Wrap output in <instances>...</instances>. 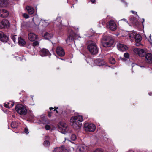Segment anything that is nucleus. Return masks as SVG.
Returning <instances> with one entry per match:
<instances>
[{
	"label": "nucleus",
	"mask_w": 152,
	"mask_h": 152,
	"mask_svg": "<svg viewBox=\"0 0 152 152\" xmlns=\"http://www.w3.org/2000/svg\"><path fill=\"white\" fill-rule=\"evenodd\" d=\"M83 121L82 116L80 115L73 116L70 120L71 125L75 129H79L81 127V123Z\"/></svg>",
	"instance_id": "1"
},
{
	"label": "nucleus",
	"mask_w": 152,
	"mask_h": 152,
	"mask_svg": "<svg viewBox=\"0 0 152 152\" xmlns=\"http://www.w3.org/2000/svg\"><path fill=\"white\" fill-rule=\"evenodd\" d=\"M114 43L113 39L110 36H105L103 38L102 44L104 47H110Z\"/></svg>",
	"instance_id": "2"
},
{
	"label": "nucleus",
	"mask_w": 152,
	"mask_h": 152,
	"mask_svg": "<svg viewBox=\"0 0 152 152\" xmlns=\"http://www.w3.org/2000/svg\"><path fill=\"white\" fill-rule=\"evenodd\" d=\"M87 49L92 54H95L98 53V48L96 44L93 42H91L88 45Z\"/></svg>",
	"instance_id": "3"
},
{
	"label": "nucleus",
	"mask_w": 152,
	"mask_h": 152,
	"mask_svg": "<svg viewBox=\"0 0 152 152\" xmlns=\"http://www.w3.org/2000/svg\"><path fill=\"white\" fill-rule=\"evenodd\" d=\"M15 109L17 113L20 115H24L27 114V109L25 106L22 104H19L17 105Z\"/></svg>",
	"instance_id": "4"
},
{
	"label": "nucleus",
	"mask_w": 152,
	"mask_h": 152,
	"mask_svg": "<svg viewBox=\"0 0 152 152\" xmlns=\"http://www.w3.org/2000/svg\"><path fill=\"white\" fill-rule=\"evenodd\" d=\"M59 130L62 133L65 134L69 130V127L67 125L63 122H60L58 125Z\"/></svg>",
	"instance_id": "5"
},
{
	"label": "nucleus",
	"mask_w": 152,
	"mask_h": 152,
	"mask_svg": "<svg viewBox=\"0 0 152 152\" xmlns=\"http://www.w3.org/2000/svg\"><path fill=\"white\" fill-rule=\"evenodd\" d=\"M84 128L86 131L93 132L96 129V126L93 124L86 123L84 124Z\"/></svg>",
	"instance_id": "6"
},
{
	"label": "nucleus",
	"mask_w": 152,
	"mask_h": 152,
	"mask_svg": "<svg viewBox=\"0 0 152 152\" xmlns=\"http://www.w3.org/2000/svg\"><path fill=\"white\" fill-rule=\"evenodd\" d=\"M134 52L137 54L140 57H144L146 54L145 50L144 49L139 48H135L134 49Z\"/></svg>",
	"instance_id": "7"
},
{
	"label": "nucleus",
	"mask_w": 152,
	"mask_h": 152,
	"mask_svg": "<svg viewBox=\"0 0 152 152\" xmlns=\"http://www.w3.org/2000/svg\"><path fill=\"white\" fill-rule=\"evenodd\" d=\"M9 24L10 23L8 20L6 19H4L0 22V28H3L6 27H8Z\"/></svg>",
	"instance_id": "8"
},
{
	"label": "nucleus",
	"mask_w": 152,
	"mask_h": 152,
	"mask_svg": "<svg viewBox=\"0 0 152 152\" xmlns=\"http://www.w3.org/2000/svg\"><path fill=\"white\" fill-rule=\"evenodd\" d=\"M87 148L88 147L85 145H81L77 148L76 152H86Z\"/></svg>",
	"instance_id": "9"
},
{
	"label": "nucleus",
	"mask_w": 152,
	"mask_h": 152,
	"mask_svg": "<svg viewBox=\"0 0 152 152\" xmlns=\"http://www.w3.org/2000/svg\"><path fill=\"white\" fill-rule=\"evenodd\" d=\"M108 27L112 31H115L117 28V27L115 23L113 20H111L109 22Z\"/></svg>",
	"instance_id": "10"
},
{
	"label": "nucleus",
	"mask_w": 152,
	"mask_h": 152,
	"mask_svg": "<svg viewBox=\"0 0 152 152\" xmlns=\"http://www.w3.org/2000/svg\"><path fill=\"white\" fill-rule=\"evenodd\" d=\"M117 46L118 49L119 50L122 51H125L128 49L126 46L120 43H118L117 44Z\"/></svg>",
	"instance_id": "11"
},
{
	"label": "nucleus",
	"mask_w": 152,
	"mask_h": 152,
	"mask_svg": "<svg viewBox=\"0 0 152 152\" xmlns=\"http://www.w3.org/2000/svg\"><path fill=\"white\" fill-rule=\"evenodd\" d=\"M56 51L57 54L60 56H63L65 54L64 50L60 47H58L56 48Z\"/></svg>",
	"instance_id": "12"
},
{
	"label": "nucleus",
	"mask_w": 152,
	"mask_h": 152,
	"mask_svg": "<svg viewBox=\"0 0 152 152\" xmlns=\"http://www.w3.org/2000/svg\"><path fill=\"white\" fill-rule=\"evenodd\" d=\"M8 40V37L4 34V33L0 31V40L4 42H6Z\"/></svg>",
	"instance_id": "13"
},
{
	"label": "nucleus",
	"mask_w": 152,
	"mask_h": 152,
	"mask_svg": "<svg viewBox=\"0 0 152 152\" xmlns=\"http://www.w3.org/2000/svg\"><path fill=\"white\" fill-rule=\"evenodd\" d=\"M9 13L8 11L4 10H0V16L2 18L6 17L8 16Z\"/></svg>",
	"instance_id": "14"
},
{
	"label": "nucleus",
	"mask_w": 152,
	"mask_h": 152,
	"mask_svg": "<svg viewBox=\"0 0 152 152\" xmlns=\"http://www.w3.org/2000/svg\"><path fill=\"white\" fill-rule=\"evenodd\" d=\"M28 38L29 40L31 41H34L37 39V36L34 34L30 33L28 34Z\"/></svg>",
	"instance_id": "15"
},
{
	"label": "nucleus",
	"mask_w": 152,
	"mask_h": 152,
	"mask_svg": "<svg viewBox=\"0 0 152 152\" xmlns=\"http://www.w3.org/2000/svg\"><path fill=\"white\" fill-rule=\"evenodd\" d=\"M68 150L66 147H61L60 148L55 149L53 152H68Z\"/></svg>",
	"instance_id": "16"
},
{
	"label": "nucleus",
	"mask_w": 152,
	"mask_h": 152,
	"mask_svg": "<svg viewBox=\"0 0 152 152\" xmlns=\"http://www.w3.org/2000/svg\"><path fill=\"white\" fill-rule=\"evenodd\" d=\"M135 38L136 42V45L137 46H138L140 45L139 42L142 39V37L140 34H137Z\"/></svg>",
	"instance_id": "17"
},
{
	"label": "nucleus",
	"mask_w": 152,
	"mask_h": 152,
	"mask_svg": "<svg viewBox=\"0 0 152 152\" xmlns=\"http://www.w3.org/2000/svg\"><path fill=\"white\" fill-rule=\"evenodd\" d=\"M147 61L149 63H152V54L151 53L147 54L145 56Z\"/></svg>",
	"instance_id": "18"
},
{
	"label": "nucleus",
	"mask_w": 152,
	"mask_h": 152,
	"mask_svg": "<svg viewBox=\"0 0 152 152\" xmlns=\"http://www.w3.org/2000/svg\"><path fill=\"white\" fill-rule=\"evenodd\" d=\"M49 52L48 50L45 49H43L41 50L40 54L41 56H44L48 54Z\"/></svg>",
	"instance_id": "19"
},
{
	"label": "nucleus",
	"mask_w": 152,
	"mask_h": 152,
	"mask_svg": "<svg viewBox=\"0 0 152 152\" xmlns=\"http://www.w3.org/2000/svg\"><path fill=\"white\" fill-rule=\"evenodd\" d=\"M18 44L20 46H23L26 44V42L25 40L21 37L18 38Z\"/></svg>",
	"instance_id": "20"
},
{
	"label": "nucleus",
	"mask_w": 152,
	"mask_h": 152,
	"mask_svg": "<svg viewBox=\"0 0 152 152\" xmlns=\"http://www.w3.org/2000/svg\"><path fill=\"white\" fill-rule=\"evenodd\" d=\"M53 34L52 33L49 34L48 32L45 33L44 35V38L46 39H50L53 36Z\"/></svg>",
	"instance_id": "21"
},
{
	"label": "nucleus",
	"mask_w": 152,
	"mask_h": 152,
	"mask_svg": "<svg viewBox=\"0 0 152 152\" xmlns=\"http://www.w3.org/2000/svg\"><path fill=\"white\" fill-rule=\"evenodd\" d=\"M26 9L29 14H32L34 13V10L31 6H28L26 7Z\"/></svg>",
	"instance_id": "22"
},
{
	"label": "nucleus",
	"mask_w": 152,
	"mask_h": 152,
	"mask_svg": "<svg viewBox=\"0 0 152 152\" xmlns=\"http://www.w3.org/2000/svg\"><path fill=\"white\" fill-rule=\"evenodd\" d=\"M7 4V1L6 0H0V6L5 7L6 6Z\"/></svg>",
	"instance_id": "23"
},
{
	"label": "nucleus",
	"mask_w": 152,
	"mask_h": 152,
	"mask_svg": "<svg viewBox=\"0 0 152 152\" xmlns=\"http://www.w3.org/2000/svg\"><path fill=\"white\" fill-rule=\"evenodd\" d=\"M14 105V103L12 102H8L7 104H5V107L7 108H9L12 107Z\"/></svg>",
	"instance_id": "24"
},
{
	"label": "nucleus",
	"mask_w": 152,
	"mask_h": 152,
	"mask_svg": "<svg viewBox=\"0 0 152 152\" xmlns=\"http://www.w3.org/2000/svg\"><path fill=\"white\" fill-rule=\"evenodd\" d=\"M136 33L135 32H132L130 33L129 34V36L130 39H132L135 38Z\"/></svg>",
	"instance_id": "25"
},
{
	"label": "nucleus",
	"mask_w": 152,
	"mask_h": 152,
	"mask_svg": "<svg viewBox=\"0 0 152 152\" xmlns=\"http://www.w3.org/2000/svg\"><path fill=\"white\" fill-rule=\"evenodd\" d=\"M18 125V124L15 121L12 122L11 124V126L13 128H16Z\"/></svg>",
	"instance_id": "26"
},
{
	"label": "nucleus",
	"mask_w": 152,
	"mask_h": 152,
	"mask_svg": "<svg viewBox=\"0 0 152 152\" xmlns=\"http://www.w3.org/2000/svg\"><path fill=\"white\" fill-rule=\"evenodd\" d=\"M105 64L104 61L102 60L98 61V63H97V65L99 66L104 65Z\"/></svg>",
	"instance_id": "27"
},
{
	"label": "nucleus",
	"mask_w": 152,
	"mask_h": 152,
	"mask_svg": "<svg viewBox=\"0 0 152 152\" xmlns=\"http://www.w3.org/2000/svg\"><path fill=\"white\" fill-rule=\"evenodd\" d=\"M109 61L110 63L112 64H114L115 63V59L113 58H110Z\"/></svg>",
	"instance_id": "28"
},
{
	"label": "nucleus",
	"mask_w": 152,
	"mask_h": 152,
	"mask_svg": "<svg viewBox=\"0 0 152 152\" xmlns=\"http://www.w3.org/2000/svg\"><path fill=\"white\" fill-rule=\"evenodd\" d=\"M44 145L46 146H48L49 145L50 143L49 141L48 140H46L44 142Z\"/></svg>",
	"instance_id": "29"
},
{
	"label": "nucleus",
	"mask_w": 152,
	"mask_h": 152,
	"mask_svg": "<svg viewBox=\"0 0 152 152\" xmlns=\"http://www.w3.org/2000/svg\"><path fill=\"white\" fill-rule=\"evenodd\" d=\"M76 138V137L75 135L74 134H73L71 136V139L72 140L74 141L75 140Z\"/></svg>",
	"instance_id": "30"
},
{
	"label": "nucleus",
	"mask_w": 152,
	"mask_h": 152,
	"mask_svg": "<svg viewBox=\"0 0 152 152\" xmlns=\"http://www.w3.org/2000/svg\"><path fill=\"white\" fill-rule=\"evenodd\" d=\"M38 20V19H35V21H34V18L33 19V20L34 21V23L37 26L39 25V24L40 22L39 21H38V22L37 23H36V22Z\"/></svg>",
	"instance_id": "31"
},
{
	"label": "nucleus",
	"mask_w": 152,
	"mask_h": 152,
	"mask_svg": "<svg viewBox=\"0 0 152 152\" xmlns=\"http://www.w3.org/2000/svg\"><path fill=\"white\" fill-rule=\"evenodd\" d=\"M94 152H103V151L102 149L99 148L96 149Z\"/></svg>",
	"instance_id": "32"
},
{
	"label": "nucleus",
	"mask_w": 152,
	"mask_h": 152,
	"mask_svg": "<svg viewBox=\"0 0 152 152\" xmlns=\"http://www.w3.org/2000/svg\"><path fill=\"white\" fill-rule=\"evenodd\" d=\"M39 45V42L37 41H35L33 42L32 45L33 46H35L38 45Z\"/></svg>",
	"instance_id": "33"
},
{
	"label": "nucleus",
	"mask_w": 152,
	"mask_h": 152,
	"mask_svg": "<svg viewBox=\"0 0 152 152\" xmlns=\"http://www.w3.org/2000/svg\"><path fill=\"white\" fill-rule=\"evenodd\" d=\"M23 17L26 19H27L29 18V15L26 13H24L23 14Z\"/></svg>",
	"instance_id": "34"
},
{
	"label": "nucleus",
	"mask_w": 152,
	"mask_h": 152,
	"mask_svg": "<svg viewBox=\"0 0 152 152\" xmlns=\"http://www.w3.org/2000/svg\"><path fill=\"white\" fill-rule=\"evenodd\" d=\"M16 35L13 36L11 37V38L14 42H15L16 41V38H15V36Z\"/></svg>",
	"instance_id": "35"
},
{
	"label": "nucleus",
	"mask_w": 152,
	"mask_h": 152,
	"mask_svg": "<svg viewBox=\"0 0 152 152\" xmlns=\"http://www.w3.org/2000/svg\"><path fill=\"white\" fill-rule=\"evenodd\" d=\"M50 126L48 125H46L45 126V129L46 130H49L50 129Z\"/></svg>",
	"instance_id": "36"
},
{
	"label": "nucleus",
	"mask_w": 152,
	"mask_h": 152,
	"mask_svg": "<svg viewBox=\"0 0 152 152\" xmlns=\"http://www.w3.org/2000/svg\"><path fill=\"white\" fill-rule=\"evenodd\" d=\"M124 56L125 58H128L129 57V55L128 53H125L124 54Z\"/></svg>",
	"instance_id": "37"
},
{
	"label": "nucleus",
	"mask_w": 152,
	"mask_h": 152,
	"mask_svg": "<svg viewBox=\"0 0 152 152\" xmlns=\"http://www.w3.org/2000/svg\"><path fill=\"white\" fill-rule=\"evenodd\" d=\"M81 38L80 36L77 35H75L74 37V39H78V38Z\"/></svg>",
	"instance_id": "38"
},
{
	"label": "nucleus",
	"mask_w": 152,
	"mask_h": 152,
	"mask_svg": "<svg viewBox=\"0 0 152 152\" xmlns=\"http://www.w3.org/2000/svg\"><path fill=\"white\" fill-rule=\"evenodd\" d=\"M24 132L27 134L29 133V132L28 129L27 128H25L24 129Z\"/></svg>",
	"instance_id": "39"
},
{
	"label": "nucleus",
	"mask_w": 152,
	"mask_h": 152,
	"mask_svg": "<svg viewBox=\"0 0 152 152\" xmlns=\"http://www.w3.org/2000/svg\"><path fill=\"white\" fill-rule=\"evenodd\" d=\"M101 23H102V25H104L105 24L106 22H105V20H102Z\"/></svg>",
	"instance_id": "40"
},
{
	"label": "nucleus",
	"mask_w": 152,
	"mask_h": 152,
	"mask_svg": "<svg viewBox=\"0 0 152 152\" xmlns=\"http://www.w3.org/2000/svg\"><path fill=\"white\" fill-rule=\"evenodd\" d=\"M120 20V21H124L127 22V23H128V22L126 20L125 18L122 19H121V20Z\"/></svg>",
	"instance_id": "41"
},
{
	"label": "nucleus",
	"mask_w": 152,
	"mask_h": 152,
	"mask_svg": "<svg viewBox=\"0 0 152 152\" xmlns=\"http://www.w3.org/2000/svg\"><path fill=\"white\" fill-rule=\"evenodd\" d=\"M44 24L45 26L48 25V23H46V21H44Z\"/></svg>",
	"instance_id": "42"
},
{
	"label": "nucleus",
	"mask_w": 152,
	"mask_h": 152,
	"mask_svg": "<svg viewBox=\"0 0 152 152\" xmlns=\"http://www.w3.org/2000/svg\"><path fill=\"white\" fill-rule=\"evenodd\" d=\"M58 108V107H57V108H56V107H55V109L54 110V111H56V112L57 113H58V112L57 111V109Z\"/></svg>",
	"instance_id": "43"
},
{
	"label": "nucleus",
	"mask_w": 152,
	"mask_h": 152,
	"mask_svg": "<svg viewBox=\"0 0 152 152\" xmlns=\"http://www.w3.org/2000/svg\"><path fill=\"white\" fill-rule=\"evenodd\" d=\"M70 37H68V38L66 40V42H68L69 40L70 41Z\"/></svg>",
	"instance_id": "44"
},
{
	"label": "nucleus",
	"mask_w": 152,
	"mask_h": 152,
	"mask_svg": "<svg viewBox=\"0 0 152 152\" xmlns=\"http://www.w3.org/2000/svg\"><path fill=\"white\" fill-rule=\"evenodd\" d=\"M48 116L49 117H51V113L50 112H49L48 113Z\"/></svg>",
	"instance_id": "45"
},
{
	"label": "nucleus",
	"mask_w": 152,
	"mask_h": 152,
	"mask_svg": "<svg viewBox=\"0 0 152 152\" xmlns=\"http://www.w3.org/2000/svg\"><path fill=\"white\" fill-rule=\"evenodd\" d=\"M131 12L133 13V14H135L136 13V14L137 15V12L135 11H131Z\"/></svg>",
	"instance_id": "46"
},
{
	"label": "nucleus",
	"mask_w": 152,
	"mask_h": 152,
	"mask_svg": "<svg viewBox=\"0 0 152 152\" xmlns=\"http://www.w3.org/2000/svg\"><path fill=\"white\" fill-rule=\"evenodd\" d=\"M91 2L92 3H94L95 2V0H91Z\"/></svg>",
	"instance_id": "47"
},
{
	"label": "nucleus",
	"mask_w": 152,
	"mask_h": 152,
	"mask_svg": "<svg viewBox=\"0 0 152 152\" xmlns=\"http://www.w3.org/2000/svg\"><path fill=\"white\" fill-rule=\"evenodd\" d=\"M49 136H48V135H47V136H46V137H45L46 139H49Z\"/></svg>",
	"instance_id": "48"
},
{
	"label": "nucleus",
	"mask_w": 152,
	"mask_h": 152,
	"mask_svg": "<svg viewBox=\"0 0 152 152\" xmlns=\"http://www.w3.org/2000/svg\"><path fill=\"white\" fill-rule=\"evenodd\" d=\"M127 152H134L133 151L130 150L129 151Z\"/></svg>",
	"instance_id": "49"
},
{
	"label": "nucleus",
	"mask_w": 152,
	"mask_h": 152,
	"mask_svg": "<svg viewBox=\"0 0 152 152\" xmlns=\"http://www.w3.org/2000/svg\"><path fill=\"white\" fill-rule=\"evenodd\" d=\"M54 108H52V107H50V110H51L52 109H53Z\"/></svg>",
	"instance_id": "50"
},
{
	"label": "nucleus",
	"mask_w": 152,
	"mask_h": 152,
	"mask_svg": "<svg viewBox=\"0 0 152 152\" xmlns=\"http://www.w3.org/2000/svg\"><path fill=\"white\" fill-rule=\"evenodd\" d=\"M143 20V21L142 22V23H143V22H144V19H142Z\"/></svg>",
	"instance_id": "51"
}]
</instances>
